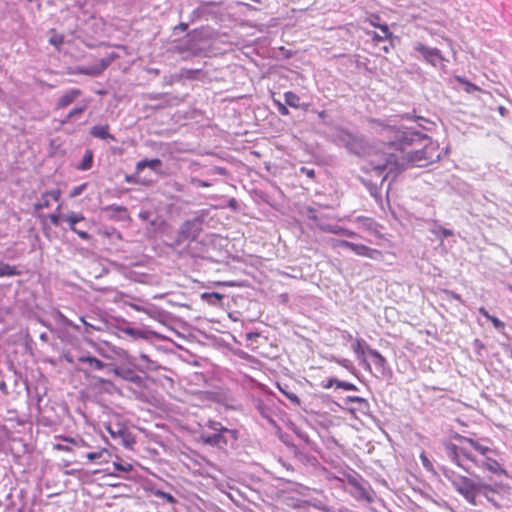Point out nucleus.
<instances>
[{
    "label": "nucleus",
    "instance_id": "nucleus-1",
    "mask_svg": "<svg viewBox=\"0 0 512 512\" xmlns=\"http://www.w3.org/2000/svg\"><path fill=\"white\" fill-rule=\"evenodd\" d=\"M385 132L389 140L384 150L375 149L368 153L367 171H375L382 175L385 170L395 171L403 169L401 153L412 146L413 139L403 130L395 127H386Z\"/></svg>",
    "mask_w": 512,
    "mask_h": 512
},
{
    "label": "nucleus",
    "instance_id": "nucleus-2",
    "mask_svg": "<svg viewBox=\"0 0 512 512\" xmlns=\"http://www.w3.org/2000/svg\"><path fill=\"white\" fill-rule=\"evenodd\" d=\"M407 149L401 153L403 169L408 167H426L437 162L441 156L438 143L432 140H428L421 149L413 151H407Z\"/></svg>",
    "mask_w": 512,
    "mask_h": 512
},
{
    "label": "nucleus",
    "instance_id": "nucleus-3",
    "mask_svg": "<svg viewBox=\"0 0 512 512\" xmlns=\"http://www.w3.org/2000/svg\"><path fill=\"white\" fill-rule=\"evenodd\" d=\"M454 489L461 494L471 505H476V498L480 493L481 486L467 476L458 475L451 479Z\"/></svg>",
    "mask_w": 512,
    "mask_h": 512
},
{
    "label": "nucleus",
    "instance_id": "nucleus-4",
    "mask_svg": "<svg viewBox=\"0 0 512 512\" xmlns=\"http://www.w3.org/2000/svg\"><path fill=\"white\" fill-rule=\"evenodd\" d=\"M334 245L337 247L348 248L358 256H363L371 259H378L382 256V252L377 249H373L366 245L356 244L346 240H336Z\"/></svg>",
    "mask_w": 512,
    "mask_h": 512
},
{
    "label": "nucleus",
    "instance_id": "nucleus-5",
    "mask_svg": "<svg viewBox=\"0 0 512 512\" xmlns=\"http://www.w3.org/2000/svg\"><path fill=\"white\" fill-rule=\"evenodd\" d=\"M105 429L115 440H120L121 444L126 448H132L136 440L134 435L124 426L118 424L115 428L111 424H106Z\"/></svg>",
    "mask_w": 512,
    "mask_h": 512
},
{
    "label": "nucleus",
    "instance_id": "nucleus-6",
    "mask_svg": "<svg viewBox=\"0 0 512 512\" xmlns=\"http://www.w3.org/2000/svg\"><path fill=\"white\" fill-rule=\"evenodd\" d=\"M415 49L433 66L442 65L445 61L441 51L437 48H430L424 44L418 43Z\"/></svg>",
    "mask_w": 512,
    "mask_h": 512
},
{
    "label": "nucleus",
    "instance_id": "nucleus-7",
    "mask_svg": "<svg viewBox=\"0 0 512 512\" xmlns=\"http://www.w3.org/2000/svg\"><path fill=\"white\" fill-rule=\"evenodd\" d=\"M83 95V91L79 88H71L63 92L55 102V110L66 109L77 99Z\"/></svg>",
    "mask_w": 512,
    "mask_h": 512
},
{
    "label": "nucleus",
    "instance_id": "nucleus-8",
    "mask_svg": "<svg viewBox=\"0 0 512 512\" xmlns=\"http://www.w3.org/2000/svg\"><path fill=\"white\" fill-rule=\"evenodd\" d=\"M64 220L68 223L70 230L76 233L81 239L88 240L90 238V235L87 232L78 230L76 228V223L85 220V217L82 213L71 212L64 217Z\"/></svg>",
    "mask_w": 512,
    "mask_h": 512
},
{
    "label": "nucleus",
    "instance_id": "nucleus-9",
    "mask_svg": "<svg viewBox=\"0 0 512 512\" xmlns=\"http://www.w3.org/2000/svg\"><path fill=\"white\" fill-rule=\"evenodd\" d=\"M61 197V190L59 188L45 191L42 193L40 201L34 204L35 211H39L50 207V200L57 202Z\"/></svg>",
    "mask_w": 512,
    "mask_h": 512
},
{
    "label": "nucleus",
    "instance_id": "nucleus-10",
    "mask_svg": "<svg viewBox=\"0 0 512 512\" xmlns=\"http://www.w3.org/2000/svg\"><path fill=\"white\" fill-rule=\"evenodd\" d=\"M112 60L113 58L111 57L103 58L95 66L78 68L76 73L90 76H98L111 64Z\"/></svg>",
    "mask_w": 512,
    "mask_h": 512
},
{
    "label": "nucleus",
    "instance_id": "nucleus-11",
    "mask_svg": "<svg viewBox=\"0 0 512 512\" xmlns=\"http://www.w3.org/2000/svg\"><path fill=\"white\" fill-rule=\"evenodd\" d=\"M445 451L447 456L453 461L457 466L468 471V467L463 463V459L461 458V447L457 446L454 443H446Z\"/></svg>",
    "mask_w": 512,
    "mask_h": 512
},
{
    "label": "nucleus",
    "instance_id": "nucleus-12",
    "mask_svg": "<svg viewBox=\"0 0 512 512\" xmlns=\"http://www.w3.org/2000/svg\"><path fill=\"white\" fill-rule=\"evenodd\" d=\"M457 438L460 439L461 441L468 443L475 451H477L484 457H487L488 454H494V455L498 454L497 450H494L488 446L482 445L480 442H478L477 440H475L473 438L465 437V436H461V435H457Z\"/></svg>",
    "mask_w": 512,
    "mask_h": 512
},
{
    "label": "nucleus",
    "instance_id": "nucleus-13",
    "mask_svg": "<svg viewBox=\"0 0 512 512\" xmlns=\"http://www.w3.org/2000/svg\"><path fill=\"white\" fill-rule=\"evenodd\" d=\"M477 466H479V464ZM480 467L488 470L489 472L495 475L508 476L507 470L496 459L491 458L489 456L485 457V461L482 462Z\"/></svg>",
    "mask_w": 512,
    "mask_h": 512
},
{
    "label": "nucleus",
    "instance_id": "nucleus-14",
    "mask_svg": "<svg viewBox=\"0 0 512 512\" xmlns=\"http://www.w3.org/2000/svg\"><path fill=\"white\" fill-rule=\"evenodd\" d=\"M226 433L214 432L212 434H202L201 440L208 445L216 446V447H224L228 444V441L225 437Z\"/></svg>",
    "mask_w": 512,
    "mask_h": 512
},
{
    "label": "nucleus",
    "instance_id": "nucleus-15",
    "mask_svg": "<svg viewBox=\"0 0 512 512\" xmlns=\"http://www.w3.org/2000/svg\"><path fill=\"white\" fill-rule=\"evenodd\" d=\"M90 101L91 100L89 98H84L79 105L73 107L62 120V124H66L70 122L73 118L82 115L84 111L88 108Z\"/></svg>",
    "mask_w": 512,
    "mask_h": 512
},
{
    "label": "nucleus",
    "instance_id": "nucleus-16",
    "mask_svg": "<svg viewBox=\"0 0 512 512\" xmlns=\"http://www.w3.org/2000/svg\"><path fill=\"white\" fill-rule=\"evenodd\" d=\"M380 16L378 14H370L366 17L365 22H368L371 26L379 28L382 34H385L386 37H392L393 34L390 31L387 24L380 23Z\"/></svg>",
    "mask_w": 512,
    "mask_h": 512
},
{
    "label": "nucleus",
    "instance_id": "nucleus-17",
    "mask_svg": "<svg viewBox=\"0 0 512 512\" xmlns=\"http://www.w3.org/2000/svg\"><path fill=\"white\" fill-rule=\"evenodd\" d=\"M207 426L213 430L214 432H220V433H227L231 436L233 440H237L238 438V431L235 429H228L224 427L220 422L215 420H209L207 423Z\"/></svg>",
    "mask_w": 512,
    "mask_h": 512
},
{
    "label": "nucleus",
    "instance_id": "nucleus-18",
    "mask_svg": "<svg viewBox=\"0 0 512 512\" xmlns=\"http://www.w3.org/2000/svg\"><path fill=\"white\" fill-rule=\"evenodd\" d=\"M90 134L96 138L100 139H110L112 141L115 140V137L109 133L108 125H96L93 126L90 130Z\"/></svg>",
    "mask_w": 512,
    "mask_h": 512
},
{
    "label": "nucleus",
    "instance_id": "nucleus-19",
    "mask_svg": "<svg viewBox=\"0 0 512 512\" xmlns=\"http://www.w3.org/2000/svg\"><path fill=\"white\" fill-rule=\"evenodd\" d=\"M223 298L224 295L218 292H205L201 294V299L212 306H221Z\"/></svg>",
    "mask_w": 512,
    "mask_h": 512
},
{
    "label": "nucleus",
    "instance_id": "nucleus-20",
    "mask_svg": "<svg viewBox=\"0 0 512 512\" xmlns=\"http://www.w3.org/2000/svg\"><path fill=\"white\" fill-rule=\"evenodd\" d=\"M102 210L107 212V213H111V215H110L111 218H113L114 214H116V213L121 214V216L118 218L120 220L129 218L128 210L124 206H119V205H116V204H111V205L105 206L104 208H102Z\"/></svg>",
    "mask_w": 512,
    "mask_h": 512
},
{
    "label": "nucleus",
    "instance_id": "nucleus-21",
    "mask_svg": "<svg viewBox=\"0 0 512 512\" xmlns=\"http://www.w3.org/2000/svg\"><path fill=\"white\" fill-rule=\"evenodd\" d=\"M161 165H162V162L158 158H154V159H150V160L149 159H144V160H141V161L137 162V164H136V171L140 172V171H142L146 167H149L152 170L157 171V169Z\"/></svg>",
    "mask_w": 512,
    "mask_h": 512
},
{
    "label": "nucleus",
    "instance_id": "nucleus-22",
    "mask_svg": "<svg viewBox=\"0 0 512 512\" xmlns=\"http://www.w3.org/2000/svg\"><path fill=\"white\" fill-rule=\"evenodd\" d=\"M93 166V151L87 149L83 155L82 161L76 166L80 171H86L91 169Z\"/></svg>",
    "mask_w": 512,
    "mask_h": 512
},
{
    "label": "nucleus",
    "instance_id": "nucleus-23",
    "mask_svg": "<svg viewBox=\"0 0 512 512\" xmlns=\"http://www.w3.org/2000/svg\"><path fill=\"white\" fill-rule=\"evenodd\" d=\"M78 361L80 363H88L89 366L94 370H102L105 367V363L102 362L100 359L93 357V356H80L78 358Z\"/></svg>",
    "mask_w": 512,
    "mask_h": 512
},
{
    "label": "nucleus",
    "instance_id": "nucleus-24",
    "mask_svg": "<svg viewBox=\"0 0 512 512\" xmlns=\"http://www.w3.org/2000/svg\"><path fill=\"white\" fill-rule=\"evenodd\" d=\"M115 374L117 376H120L122 379L130 381L135 384H140L142 382V378L135 374L132 370H125L120 371L118 369H115Z\"/></svg>",
    "mask_w": 512,
    "mask_h": 512
},
{
    "label": "nucleus",
    "instance_id": "nucleus-25",
    "mask_svg": "<svg viewBox=\"0 0 512 512\" xmlns=\"http://www.w3.org/2000/svg\"><path fill=\"white\" fill-rule=\"evenodd\" d=\"M352 347L358 358H364L368 349H371L363 339H356Z\"/></svg>",
    "mask_w": 512,
    "mask_h": 512
},
{
    "label": "nucleus",
    "instance_id": "nucleus-26",
    "mask_svg": "<svg viewBox=\"0 0 512 512\" xmlns=\"http://www.w3.org/2000/svg\"><path fill=\"white\" fill-rule=\"evenodd\" d=\"M479 313L481 315H483L486 319H488L489 321H491L492 325L498 329V330H503L505 328V323L503 321H501L500 319H498L497 317L489 314V312L484 308V307H479L478 309Z\"/></svg>",
    "mask_w": 512,
    "mask_h": 512
},
{
    "label": "nucleus",
    "instance_id": "nucleus-27",
    "mask_svg": "<svg viewBox=\"0 0 512 512\" xmlns=\"http://www.w3.org/2000/svg\"><path fill=\"white\" fill-rule=\"evenodd\" d=\"M20 274L21 272L17 269L16 266L0 262V277L18 276Z\"/></svg>",
    "mask_w": 512,
    "mask_h": 512
},
{
    "label": "nucleus",
    "instance_id": "nucleus-28",
    "mask_svg": "<svg viewBox=\"0 0 512 512\" xmlns=\"http://www.w3.org/2000/svg\"><path fill=\"white\" fill-rule=\"evenodd\" d=\"M368 355L373 359L374 364L379 368H384L387 364L385 357L375 349H368Z\"/></svg>",
    "mask_w": 512,
    "mask_h": 512
},
{
    "label": "nucleus",
    "instance_id": "nucleus-29",
    "mask_svg": "<svg viewBox=\"0 0 512 512\" xmlns=\"http://www.w3.org/2000/svg\"><path fill=\"white\" fill-rule=\"evenodd\" d=\"M284 99L286 105L292 108H298L300 106V97L292 91L285 92Z\"/></svg>",
    "mask_w": 512,
    "mask_h": 512
},
{
    "label": "nucleus",
    "instance_id": "nucleus-30",
    "mask_svg": "<svg viewBox=\"0 0 512 512\" xmlns=\"http://www.w3.org/2000/svg\"><path fill=\"white\" fill-rule=\"evenodd\" d=\"M49 43L53 45L57 50H60L62 44L64 43V36L52 30V36L49 39Z\"/></svg>",
    "mask_w": 512,
    "mask_h": 512
},
{
    "label": "nucleus",
    "instance_id": "nucleus-31",
    "mask_svg": "<svg viewBox=\"0 0 512 512\" xmlns=\"http://www.w3.org/2000/svg\"><path fill=\"white\" fill-rule=\"evenodd\" d=\"M154 496L160 497L167 501L169 504H176L177 500L170 493L164 492L162 490H155L153 492Z\"/></svg>",
    "mask_w": 512,
    "mask_h": 512
},
{
    "label": "nucleus",
    "instance_id": "nucleus-32",
    "mask_svg": "<svg viewBox=\"0 0 512 512\" xmlns=\"http://www.w3.org/2000/svg\"><path fill=\"white\" fill-rule=\"evenodd\" d=\"M113 466L114 468L117 470V471H121V472H131L133 470V465L131 463H128V462H118V461H115L113 462Z\"/></svg>",
    "mask_w": 512,
    "mask_h": 512
},
{
    "label": "nucleus",
    "instance_id": "nucleus-33",
    "mask_svg": "<svg viewBox=\"0 0 512 512\" xmlns=\"http://www.w3.org/2000/svg\"><path fill=\"white\" fill-rule=\"evenodd\" d=\"M103 454H108L110 455V452L106 449V448H102L96 452H90V453H87L86 454V458L89 460V461H94L96 459H99L103 456Z\"/></svg>",
    "mask_w": 512,
    "mask_h": 512
},
{
    "label": "nucleus",
    "instance_id": "nucleus-34",
    "mask_svg": "<svg viewBox=\"0 0 512 512\" xmlns=\"http://www.w3.org/2000/svg\"><path fill=\"white\" fill-rule=\"evenodd\" d=\"M101 234L105 237H116L118 240H122V234L116 228H110L101 231Z\"/></svg>",
    "mask_w": 512,
    "mask_h": 512
},
{
    "label": "nucleus",
    "instance_id": "nucleus-35",
    "mask_svg": "<svg viewBox=\"0 0 512 512\" xmlns=\"http://www.w3.org/2000/svg\"><path fill=\"white\" fill-rule=\"evenodd\" d=\"M61 205H58L56 209V213L49 214L47 218L51 221V223L55 226H58L61 220L60 211Z\"/></svg>",
    "mask_w": 512,
    "mask_h": 512
},
{
    "label": "nucleus",
    "instance_id": "nucleus-36",
    "mask_svg": "<svg viewBox=\"0 0 512 512\" xmlns=\"http://www.w3.org/2000/svg\"><path fill=\"white\" fill-rule=\"evenodd\" d=\"M461 458L463 459V462L467 460L472 462L474 465H478L476 458L463 447H461Z\"/></svg>",
    "mask_w": 512,
    "mask_h": 512
},
{
    "label": "nucleus",
    "instance_id": "nucleus-37",
    "mask_svg": "<svg viewBox=\"0 0 512 512\" xmlns=\"http://www.w3.org/2000/svg\"><path fill=\"white\" fill-rule=\"evenodd\" d=\"M368 35H371L372 37V41L374 44H378L379 42L383 41V40H386V39H391L392 37H386L385 34H378L377 32H367Z\"/></svg>",
    "mask_w": 512,
    "mask_h": 512
},
{
    "label": "nucleus",
    "instance_id": "nucleus-38",
    "mask_svg": "<svg viewBox=\"0 0 512 512\" xmlns=\"http://www.w3.org/2000/svg\"><path fill=\"white\" fill-rule=\"evenodd\" d=\"M86 187H87V183H83V184H81V185H79V186H75V187L71 190V192H70V197H71V198H74V197H76V196L80 195V194L84 191V189H85Z\"/></svg>",
    "mask_w": 512,
    "mask_h": 512
},
{
    "label": "nucleus",
    "instance_id": "nucleus-39",
    "mask_svg": "<svg viewBox=\"0 0 512 512\" xmlns=\"http://www.w3.org/2000/svg\"><path fill=\"white\" fill-rule=\"evenodd\" d=\"M339 388L346 390V391H356L358 390L357 386L353 383L342 381L339 383Z\"/></svg>",
    "mask_w": 512,
    "mask_h": 512
},
{
    "label": "nucleus",
    "instance_id": "nucleus-40",
    "mask_svg": "<svg viewBox=\"0 0 512 512\" xmlns=\"http://www.w3.org/2000/svg\"><path fill=\"white\" fill-rule=\"evenodd\" d=\"M199 72H200V70L185 69L182 71V76L187 79H195L196 75Z\"/></svg>",
    "mask_w": 512,
    "mask_h": 512
},
{
    "label": "nucleus",
    "instance_id": "nucleus-41",
    "mask_svg": "<svg viewBox=\"0 0 512 512\" xmlns=\"http://www.w3.org/2000/svg\"><path fill=\"white\" fill-rule=\"evenodd\" d=\"M190 183L199 187L207 188L211 186V183L198 179V178H191Z\"/></svg>",
    "mask_w": 512,
    "mask_h": 512
},
{
    "label": "nucleus",
    "instance_id": "nucleus-42",
    "mask_svg": "<svg viewBox=\"0 0 512 512\" xmlns=\"http://www.w3.org/2000/svg\"><path fill=\"white\" fill-rule=\"evenodd\" d=\"M458 80H459L461 83H463V84H465V85L467 86V87H466V91H467V92H473V91H479V90H480L478 86H476L475 84L470 83V82H469V81H467V80H464V79H462V78H458Z\"/></svg>",
    "mask_w": 512,
    "mask_h": 512
},
{
    "label": "nucleus",
    "instance_id": "nucleus-43",
    "mask_svg": "<svg viewBox=\"0 0 512 512\" xmlns=\"http://www.w3.org/2000/svg\"><path fill=\"white\" fill-rule=\"evenodd\" d=\"M275 104L277 106V110L278 112L283 115V116H287L289 114V110L287 108V106L283 103H281L280 101H275Z\"/></svg>",
    "mask_w": 512,
    "mask_h": 512
},
{
    "label": "nucleus",
    "instance_id": "nucleus-44",
    "mask_svg": "<svg viewBox=\"0 0 512 512\" xmlns=\"http://www.w3.org/2000/svg\"><path fill=\"white\" fill-rule=\"evenodd\" d=\"M341 380H338L336 378H331L327 381V383L323 384L322 387L325 389L331 388L333 385H335L337 388H339V383H341Z\"/></svg>",
    "mask_w": 512,
    "mask_h": 512
},
{
    "label": "nucleus",
    "instance_id": "nucleus-45",
    "mask_svg": "<svg viewBox=\"0 0 512 512\" xmlns=\"http://www.w3.org/2000/svg\"><path fill=\"white\" fill-rule=\"evenodd\" d=\"M420 459L425 468H427L428 470L432 469V463L430 462V460L428 459V457L426 456L425 453H422L420 455Z\"/></svg>",
    "mask_w": 512,
    "mask_h": 512
},
{
    "label": "nucleus",
    "instance_id": "nucleus-46",
    "mask_svg": "<svg viewBox=\"0 0 512 512\" xmlns=\"http://www.w3.org/2000/svg\"><path fill=\"white\" fill-rule=\"evenodd\" d=\"M347 401L348 402L359 403V404H366L367 403L366 399H364L363 397H360V396H348L347 397Z\"/></svg>",
    "mask_w": 512,
    "mask_h": 512
},
{
    "label": "nucleus",
    "instance_id": "nucleus-47",
    "mask_svg": "<svg viewBox=\"0 0 512 512\" xmlns=\"http://www.w3.org/2000/svg\"><path fill=\"white\" fill-rule=\"evenodd\" d=\"M325 230L328 231V232L334 233V234L344 233V234H346L348 236L354 235L353 232L344 230L342 228H338V229L329 228V229H325Z\"/></svg>",
    "mask_w": 512,
    "mask_h": 512
},
{
    "label": "nucleus",
    "instance_id": "nucleus-48",
    "mask_svg": "<svg viewBox=\"0 0 512 512\" xmlns=\"http://www.w3.org/2000/svg\"><path fill=\"white\" fill-rule=\"evenodd\" d=\"M300 171H301V173L305 174L310 179L315 178V171L313 169H309L307 167H301Z\"/></svg>",
    "mask_w": 512,
    "mask_h": 512
},
{
    "label": "nucleus",
    "instance_id": "nucleus-49",
    "mask_svg": "<svg viewBox=\"0 0 512 512\" xmlns=\"http://www.w3.org/2000/svg\"><path fill=\"white\" fill-rule=\"evenodd\" d=\"M438 232L444 238L453 236V231L444 227H439Z\"/></svg>",
    "mask_w": 512,
    "mask_h": 512
},
{
    "label": "nucleus",
    "instance_id": "nucleus-50",
    "mask_svg": "<svg viewBox=\"0 0 512 512\" xmlns=\"http://www.w3.org/2000/svg\"><path fill=\"white\" fill-rule=\"evenodd\" d=\"M284 394L287 396V398H289L292 402L296 403V404H299L300 400H299V397L294 394V393H286L284 392Z\"/></svg>",
    "mask_w": 512,
    "mask_h": 512
},
{
    "label": "nucleus",
    "instance_id": "nucleus-51",
    "mask_svg": "<svg viewBox=\"0 0 512 512\" xmlns=\"http://www.w3.org/2000/svg\"><path fill=\"white\" fill-rule=\"evenodd\" d=\"M54 449L58 451L70 452L71 448L62 444H55Z\"/></svg>",
    "mask_w": 512,
    "mask_h": 512
},
{
    "label": "nucleus",
    "instance_id": "nucleus-52",
    "mask_svg": "<svg viewBox=\"0 0 512 512\" xmlns=\"http://www.w3.org/2000/svg\"><path fill=\"white\" fill-rule=\"evenodd\" d=\"M214 284L216 286H233L234 285L233 282H228V281H217Z\"/></svg>",
    "mask_w": 512,
    "mask_h": 512
},
{
    "label": "nucleus",
    "instance_id": "nucleus-53",
    "mask_svg": "<svg viewBox=\"0 0 512 512\" xmlns=\"http://www.w3.org/2000/svg\"><path fill=\"white\" fill-rule=\"evenodd\" d=\"M63 440L65 442H68V443L73 444V445H77L78 444L77 441L74 438H71V437H63Z\"/></svg>",
    "mask_w": 512,
    "mask_h": 512
},
{
    "label": "nucleus",
    "instance_id": "nucleus-54",
    "mask_svg": "<svg viewBox=\"0 0 512 512\" xmlns=\"http://www.w3.org/2000/svg\"><path fill=\"white\" fill-rule=\"evenodd\" d=\"M450 294H451V297H452V298H454V299H456V300H458V301H460V300H461V296H460L459 294H456V293H454V292H451Z\"/></svg>",
    "mask_w": 512,
    "mask_h": 512
},
{
    "label": "nucleus",
    "instance_id": "nucleus-55",
    "mask_svg": "<svg viewBox=\"0 0 512 512\" xmlns=\"http://www.w3.org/2000/svg\"><path fill=\"white\" fill-rule=\"evenodd\" d=\"M80 320L87 328H94L91 324L87 323L83 317H81Z\"/></svg>",
    "mask_w": 512,
    "mask_h": 512
},
{
    "label": "nucleus",
    "instance_id": "nucleus-56",
    "mask_svg": "<svg viewBox=\"0 0 512 512\" xmlns=\"http://www.w3.org/2000/svg\"><path fill=\"white\" fill-rule=\"evenodd\" d=\"M65 323L69 326H72L73 328L77 329L78 326L77 325H73L69 320H66Z\"/></svg>",
    "mask_w": 512,
    "mask_h": 512
},
{
    "label": "nucleus",
    "instance_id": "nucleus-57",
    "mask_svg": "<svg viewBox=\"0 0 512 512\" xmlns=\"http://www.w3.org/2000/svg\"><path fill=\"white\" fill-rule=\"evenodd\" d=\"M180 28H181L182 30H186V29H187V24L181 23V24H180Z\"/></svg>",
    "mask_w": 512,
    "mask_h": 512
},
{
    "label": "nucleus",
    "instance_id": "nucleus-58",
    "mask_svg": "<svg viewBox=\"0 0 512 512\" xmlns=\"http://www.w3.org/2000/svg\"><path fill=\"white\" fill-rule=\"evenodd\" d=\"M383 51L388 53L389 52V48L387 46L383 47Z\"/></svg>",
    "mask_w": 512,
    "mask_h": 512
},
{
    "label": "nucleus",
    "instance_id": "nucleus-59",
    "mask_svg": "<svg viewBox=\"0 0 512 512\" xmlns=\"http://www.w3.org/2000/svg\"><path fill=\"white\" fill-rule=\"evenodd\" d=\"M127 333H129V334H133V333H134V331H133V329H128V330H127Z\"/></svg>",
    "mask_w": 512,
    "mask_h": 512
},
{
    "label": "nucleus",
    "instance_id": "nucleus-60",
    "mask_svg": "<svg viewBox=\"0 0 512 512\" xmlns=\"http://www.w3.org/2000/svg\"><path fill=\"white\" fill-rule=\"evenodd\" d=\"M508 289H509L510 291H512V285H509V286H508Z\"/></svg>",
    "mask_w": 512,
    "mask_h": 512
}]
</instances>
